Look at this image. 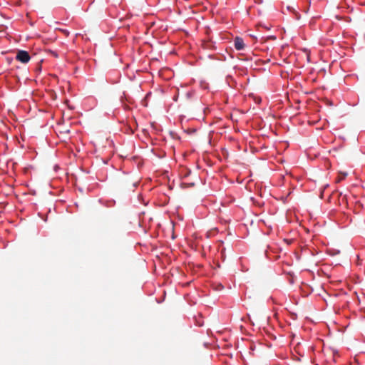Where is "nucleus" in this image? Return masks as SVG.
Segmentation results:
<instances>
[{
    "instance_id": "1",
    "label": "nucleus",
    "mask_w": 365,
    "mask_h": 365,
    "mask_svg": "<svg viewBox=\"0 0 365 365\" xmlns=\"http://www.w3.org/2000/svg\"><path fill=\"white\" fill-rule=\"evenodd\" d=\"M16 58L21 63H26L30 60V56L27 51L21 50L17 52Z\"/></svg>"
},
{
    "instance_id": "2",
    "label": "nucleus",
    "mask_w": 365,
    "mask_h": 365,
    "mask_svg": "<svg viewBox=\"0 0 365 365\" xmlns=\"http://www.w3.org/2000/svg\"><path fill=\"white\" fill-rule=\"evenodd\" d=\"M235 48L238 50H242L245 48L244 41L242 38L236 37L234 40Z\"/></svg>"
},
{
    "instance_id": "3",
    "label": "nucleus",
    "mask_w": 365,
    "mask_h": 365,
    "mask_svg": "<svg viewBox=\"0 0 365 365\" xmlns=\"http://www.w3.org/2000/svg\"><path fill=\"white\" fill-rule=\"evenodd\" d=\"M346 175H347L346 173H340L336 179V182H339L341 180H343L346 177Z\"/></svg>"
},
{
    "instance_id": "4",
    "label": "nucleus",
    "mask_w": 365,
    "mask_h": 365,
    "mask_svg": "<svg viewBox=\"0 0 365 365\" xmlns=\"http://www.w3.org/2000/svg\"><path fill=\"white\" fill-rule=\"evenodd\" d=\"M63 33H64L66 36H68V35L69 34V32H68V31H63Z\"/></svg>"
}]
</instances>
